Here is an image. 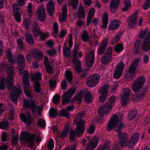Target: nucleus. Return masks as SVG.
Returning a JSON list of instances; mask_svg holds the SVG:
<instances>
[{"label": "nucleus", "instance_id": "obj_1", "mask_svg": "<svg viewBox=\"0 0 150 150\" xmlns=\"http://www.w3.org/2000/svg\"><path fill=\"white\" fill-rule=\"evenodd\" d=\"M1 66H4L5 71L7 74L6 80V86L8 88H11L13 83V78L15 76L14 67L11 64L2 63Z\"/></svg>", "mask_w": 150, "mask_h": 150}, {"label": "nucleus", "instance_id": "obj_2", "mask_svg": "<svg viewBox=\"0 0 150 150\" xmlns=\"http://www.w3.org/2000/svg\"><path fill=\"white\" fill-rule=\"evenodd\" d=\"M116 100L115 97L112 96L110 97L108 102L105 105L101 106L98 110V112L100 115L103 116L102 114H106L109 113L110 109L112 108Z\"/></svg>", "mask_w": 150, "mask_h": 150}, {"label": "nucleus", "instance_id": "obj_3", "mask_svg": "<svg viewBox=\"0 0 150 150\" xmlns=\"http://www.w3.org/2000/svg\"><path fill=\"white\" fill-rule=\"evenodd\" d=\"M24 106L27 108H31L33 113L35 115L36 114L37 109V113L40 115L41 114L42 107L40 106H38L37 108L35 103L33 100H25L24 101Z\"/></svg>", "mask_w": 150, "mask_h": 150}, {"label": "nucleus", "instance_id": "obj_4", "mask_svg": "<svg viewBox=\"0 0 150 150\" xmlns=\"http://www.w3.org/2000/svg\"><path fill=\"white\" fill-rule=\"evenodd\" d=\"M100 78V76L98 73L91 75L86 79L87 85L89 87H95L99 82Z\"/></svg>", "mask_w": 150, "mask_h": 150}, {"label": "nucleus", "instance_id": "obj_5", "mask_svg": "<svg viewBox=\"0 0 150 150\" xmlns=\"http://www.w3.org/2000/svg\"><path fill=\"white\" fill-rule=\"evenodd\" d=\"M24 76L23 78V88L26 96L28 98H32L33 95L31 91V87L30 86L29 78L28 75Z\"/></svg>", "mask_w": 150, "mask_h": 150}, {"label": "nucleus", "instance_id": "obj_6", "mask_svg": "<svg viewBox=\"0 0 150 150\" xmlns=\"http://www.w3.org/2000/svg\"><path fill=\"white\" fill-rule=\"evenodd\" d=\"M122 120L120 117H119L117 115H114L108 122L106 127L107 130L108 131H110L112 129L116 127Z\"/></svg>", "mask_w": 150, "mask_h": 150}, {"label": "nucleus", "instance_id": "obj_7", "mask_svg": "<svg viewBox=\"0 0 150 150\" xmlns=\"http://www.w3.org/2000/svg\"><path fill=\"white\" fill-rule=\"evenodd\" d=\"M112 47H108L101 58V62L103 64H107L110 62L112 57Z\"/></svg>", "mask_w": 150, "mask_h": 150}, {"label": "nucleus", "instance_id": "obj_8", "mask_svg": "<svg viewBox=\"0 0 150 150\" xmlns=\"http://www.w3.org/2000/svg\"><path fill=\"white\" fill-rule=\"evenodd\" d=\"M35 138V136L34 134L26 132L23 133L21 135V140L25 142H28L30 146L34 145Z\"/></svg>", "mask_w": 150, "mask_h": 150}, {"label": "nucleus", "instance_id": "obj_9", "mask_svg": "<svg viewBox=\"0 0 150 150\" xmlns=\"http://www.w3.org/2000/svg\"><path fill=\"white\" fill-rule=\"evenodd\" d=\"M76 123V127L75 129L76 134L78 135H82L85 129V122L83 119L80 120H74Z\"/></svg>", "mask_w": 150, "mask_h": 150}, {"label": "nucleus", "instance_id": "obj_10", "mask_svg": "<svg viewBox=\"0 0 150 150\" xmlns=\"http://www.w3.org/2000/svg\"><path fill=\"white\" fill-rule=\"evenodd\" d=\"M76 91V89L72 88L69 89L62 96V101L63 105H64L69 102L71 98Z\"/></svg>", "mask_w": 150, "mask_h": 150}, {"label": "nucleus", "instance_id": "obj_11", "mask_svg": "<svg viewBox=\"0 0 150 150\" xmlns=\"http://www.w3.org/2000/svg\"><path fill=\"white\" fill-rule=\"evenodd\" d=\"M145 79L143 76H140L137 78L133 84L132 88L135 92L138 91L143 86Z\"/></svg>", "mask_w": 150, "mask_h": 150}, {"label": "nucleus", "instance_id": "obj_12", "mask_svg": "<svg viewBox=\"0 0 150 150\" xmlns=\"http://www.w3.org/2000/svg\"><path fill=\"white\" fill-rule=\"evenodd\" d=\"M145 79L143 76H140L137 78L133 84L132 88L135 92L138 91L143 86Z\"/></svg>", "mask_w": 150, "mask_h": 150}, {"label": "nucleus", "instance_id": "obj_13", "mask_svg": "<svg viewBox=\"0 0 150 150\" xmlns=\"http://www.w3.org/2000/svg\"><path fill=\"white\" fill-rule=\"evenodd\" d=\"M12 9L14 13V18L17 22H21V13L22 12L19 6L16 3L12 5Z\"/></svg>", "mask_w": 150, "mask_h": 150}, {"label": "nucleus", "instance_id": "obj_14", "mask_svg": "<svg viewBox=\"0 0 150 150\" xmlns=\"http://www.w3.org/2000/svg\"><path fill=\"white\" fill-rule=\"evenodd\" d=\"M21 88L19 87L13 86L12 88V92L11 95V101L15 104L18 102V97L22 93Z\"/></svg>", "mask_w": 150, "mask_h": 150}, {"label": "nucleus", "instance_id": "obj_15", "mask_svg": "<svg viewBox=\"0 0 150 150\" xmlns=\"http://www.w3.org/2000/svg\"><path fill=\"white\" fill-rule=\"evenodd\" d=\"M117 136L119 139V143L121 146L124 147L125 145L129 144V137L126 133H118Z\"/></svg>", "mask_w": 150, "mask_h": 150}, {"label": "nucleus", "instance_id": "obj_16", "mask_svg": "<svg viewBox=\"0 0 150 150\" xmlns=\"http://www.w3.org/2000/svg\"><path fill=\"white\" fill-rule=\"evenodd\" d=\"M139 63V60L138 59L136 58L134 60L129 67L128 72H126L125 75V76L128 77L130 75V74H134L137 70Z\"/></svg>", "mask_w": 150, "mask_h": 150}, {"label": "nucleus", "instance_id": "obj_17", "mask_svg": "<svg viewBox=\"0 0 150 150\" xmlns=\"http://www.w3.org/2000/svg\"><path fill=\"white\" fill-rule=\"evenodd\" d=\"M125 65L122 61H121L116 67L113 74V77L115 79L119 78L122 75Z\"/></svg>", "mask_w": 150, "mask_h": 150}, {"label": "nucleus", "instance_id": "obj_18", "mask_svg": "<svg viewBox=\"0 0 150 150\" xmlns=\"http://www.w3.org/2000/svg\"><path fill=\"white\" fill-rule=\"evenodd\" d=\"M130 92V89L128 88L124 90L123 94L121 96V104L122 106H125L127 104Z\"/></svg>", "mask_w": 150, "mask_h": 150}, {"label": "nucleus", "instance_id": "obj_19", "mask_svg": "<svg viewBox=\"0 0 150 150\" xmlns=\"http://www.w3.org/2000/svg\"><path fill=\"white\" fill-rule=\"evenodd\" d=\"M94 50H92L87 55L85 59L86 64L88 67H91L94 61Z\"/></svg>", "mask_w": 150, "mask_h": 150}, {"label": "nucleus", "instance_id": "obj_20", "mask_svg": "<svg viewBox=\"0 0 150 150\" xmlns=\"http://www.w3.org/2000/svg\"><path fill=\"white\" fill-rule=\"evenodd\" d=\"M20 116L21 121L26 123L28 126L31 124L32 123V118L31 114L29 112H27L25 114L21 113Z\"/></svg>", "mask_w": 150, "mask_h": 150}, {"label": "nucleus", "instance_id": "obj_21", "mask_svg": "<svg viewBox=\"0 0 150 150\" xmlns=\"http://www.w3.org/2000/svg\"><path fill=\"white\" fill-rule=\"evenodd\" d=\"M138 17L137 13H135L129 17L128 20V25L129 28H133L135 27L136 24Z\"/></svg>", "mask_w": 150, "mask_h": 150}, {"label": "nucleus", "instance_id": "obj_22", "mask_svg": "<svg viewBox=\"0 0 150 150\" xmlns=\"http://www.w3.org/2000/svg\"><path fill=\"white\" fill-rule=\"evenodd\" d=\"M25 63V59L22 54H19L17 56V64L18 69L21 70L24 69Z\"/></svg>", "mask_w": 150, "mask_h": 150}, {"label": "nucleus", "instance_id": "obj_23", "mask_svg": "<svg viewBox=\"0 0 150 150\" xmlns=\"http://www.w3.org/2000/svg\"><path fill=\"white\" fill-rule=\"evenodd\" d=\"M54 9V1H49L46 5V9L50 16H51L53 15Z\"/></svg>", "mask_w": 150, "mask_h": 150}, {"label": "nucleus", "instance_id": "obj_24", "mask_svg": "<svg viewBox=\"0 0 150 150\" xmlns=\"http://www.w3.org/2000/svg\"><path fill=\"white\" fill-rule=\"evenodd\" d=\"M142 49L144 52H146L149 50H150V36L149 34L147 38L144 40Z\"/></svg>", "mask_w": 150, "mask_h": 150}, {"label": "nucleus", "instance_id": "obj_25", "mask_svg": "<svg viewBox=\"0 0 150 150\" xmlns=\"http://www.w3.org/2000/svg\"><path fill=\"white\" fill-rule=\"evenodd\" d=\"M108 85H106L103 87L99 98V100L101 102L103 103L105 100L108 95Z\"/></svg>", "mask_w": 150, "mask_h": 150}, {"label": "nucleus", "instance_id": "obj_26", "mask_svg": "<svg viewBox=\"0 0 150 150\" xmlns=\"http://www.w3.org/2000/svg\"><path fill=\"white\" fill-rule=\"evenodd\" d=\"M120 0H111L109 6L110 11L114 13L116 11L118 7Z\"/></svg>", "mask_w": 150, "mask_h": 150}, {"label": "nucleus", "instance_id": "obj_27", "mask_svg": "<svg viewBox=\"0 0 150 150\" xmlns=\"http://www.w3.org/2000/svg\"><path fill=\"white\" fill-rule=\"evenodd\" d=\"M108 43V40L105 38L103 41L100 45L98 48V54L101 55L105 51Z\"/></svg>", "mask_w": 150, "mask_h": 150}, {"label": "nucleus", "instance_id": "obj_28", "mask_svg": "<svg viewBox=\"0 0 150 150\" xmlns=\"http://www.w3.org/2000/svg\"><path fill=\"white\" fill-rule=\"evenodd\" d=\"M37 13L39 20L42 22L44 21L46 17L44 7H40L37 11Z\"/></svg>", "mask_w": 150, "mask_h": 150}, {"label": "nucleus", "instance_id": "obj_29", "mask_svg": "<svg viewBox=\"0 0 150 150\" xmlns=\"http://www.w3.org/2000/svg\"><path fill=\"white\" fill-rule=\"evenodd\" d=\"M121 22L119 20L115 19L111 21V23L109 26V28L111 30H116L118 28Z\"/></svg>", "mask_w": 150, "mask_h": 150}, {"label": "nucleus", "instance_id": "obj_30", "mask_svg": "<svg viewBox=\"0 0 150 150\" xmlns=\"http://www.w3.org/2000/svg\"><path fill=\"white\" fill-rule=\"evenodd\" d=\"M98 142L97 139L92 140H89L87 145L86 150H93L97 146Z\"/></svg>", "mask_w": 150, "mask_h": 150}, {"label": "nucleus", "instance_id": "obj_31", "mask_svg": "<svg viewBox=\"0 0 150 150\" xmlns=\"http://www.w3.org/2000/svg\"><path fill=\"white\" fill-rule=\"evenodd\" d=\"M139 134L138 133L136 132L132 135V136L130 140L129 141V144L130 145H128V147L129 148H131L133 145H130L131 144H135L137 142L138 140L139 139Z\"/></svg>", "mask_w": 150, "mask_h": 150}, {"label": "nucleus", "instance_id": "obj_32", "mask_svg": "<svg viewBox=\"0 0 150 150\" xmlns=\"http://www.w3.org/2000/svg\"><path fill=\"white\" fill-rule=\"evenodd\" d=\"M33 57L36 59L40 60L42 58V53L39 50L35 49L32 52Z\"/></svg>", "mask_w": 150, "mask_h": 150}, {"label": "nucleus", "instance_id": "obj_33", "mask_svg": "<svg viewBox=\"0 0 150 150\" xmlns=\"http://www.w3.org/2000/svg\"><path fill=\"white\" fill-rule=\"evenodd\" d=\"M42 74L39 72L35 73L32 74L30 76V80L31 82L35 81L34 83L36 82H40V81L42 79Z\"/></svg>", "mask_w": 150, "mask_h": 150}, {"label": "nucleus", "instance_id": "obj_34", "mask_svg": "<svg viewBox=\"0 0 150 150\" xmlns=\"http://www.w3.org/2000/svg\"><path fill=\"white\" fill-rule=\"evenodd\" d=\"M83 94V91H79L75 95L74 100L77 103H81L82 101Z\"/></svg>", "mask_w": 150, "mask_h": 150}, {"label": "nucleus", "instance_id": "obj_35", "mask_svg": "<svg viewBox=\"0 0 150 150\" xmlns=\"http://www.w3.org/2000/svg\"><path fill=\"white\" fill-rule=\"evenodd\" d=\"M147 90L146 87H144L139 91L135 96V98L137 100H140L144 97L146 92Z\"/></svg>", "mask_w": 150, "mask_h": 150}, {"label": "nucleus", "instance_id": "obj_36", "mask_svg": "<svg viewBox=\"0 0 150 150\" xmlns=\"http://www.w3.org/2000/svg\"><path fill=\"white\" fill-rule=\"evenodd\" d=\"M32 32L34 37H38L40 33L41 32L40 30L39 26L37 23L35 22V24L33 28Z\"/></svg>", "mask_w": 150, "mask_h": 150}, {"label": "nucleus", "instance_id": "obj_37", "mask_svg": "<svg viewBox=\"0 0 150 150\" xmlns=\"http://www.w3.org/2000/svg\"><path fill=\"white\" fill-rule=\"evenodd\" d=\"M25 41L28 44L33 45L34 43L32 35L30 33H27L25 35Z\"/></svg>", "mask_w": 150, "mask_h": 150}, {"label": "nucleus", "instance_id": "obj_38", "mask_svg": "<svg viewBox=\"0 0 150 150\" xmlns=\"http://www.w3.org/2000/svg\"><path fill=\"white\" fill-rule=\"evenodd\" d=\"M79 49L78 44L77 43L75 44L72 54L74 60L76 61V60H79V59L77 58V52L79 51Z\"/></svg>", "mask_w": 150, "mask_h": 150}, {"label": "nucleus", "instance_id": "obj_39", "mask_svg": "<svg viewBox=\"0 0 150 150\" xmlns=\"http://www.w3.org/2000/svg\"><path fill=\"white\" fill-rule=\"evenodd\" d=\"M84 95V100L86 103H88L92 101V96L90 91L86 92Z\"/></svg>", "mask_w": 150, "mask_h": 150}, {"label": "nucleus", "instance_id": "obj_40", "mask_svg": "<svg viewBox=\"0 0 150 150\" xmlns=\"http://www.w3.org/2000/svg\"><path fill=\"white\" fill-rule=\"evenodd\" d=\"M108 13L107 12H104L103 16L102 18V24H103L102 27L104 29L106 28L107 26L108 21Z\"/></svg>", "mask_w": 150, "mask_h": 150}, {"label": "nucleus", "instance_id": "obj_41", "mask_svg": "<svg viewBox=\"0 0 150 150\" xmlns=\"http://www.w3.org/2000/svg\"><path fill=\"white\" fill-rule=\"evenodd\" d=\"M7 55L8 60L11 64H14L16 62V60H13V56L11 51L8 49V51L6 52Z\"/></svg>", "mask_w": 150, "mask_h": 150}, {"label": "nucleus", "instance_id": "obj_42", "mask_svg": "<svg viewBox=\"0 0 150 150\" xmlns=\"http://www.w3.org/2000/svg\"><path fill=\"white\" fill-rule=\"evenodd\" d=\"M69 126L67 125L64 128V130L62 132L60 135L59 138L61 139L64 138L66 136L69 130Z\"/></svg>", "mask_w": 150, "mask_h": 150}, {"label": "nucleus", "instance_id": "obj_43", "mask_svg": "<svg viewBox=\"0 0 150 150\" xmlns=\"http://www.w3.org/2000/svg\"><path fill=\"white\" fill-rule=\"evenodd\" d=\"M0 128L7 130L9 129V122L7 120L0 122Z\"/></svg>", "mask_w": 150, "mask_h": 150}, {"label": "nucleus", "instance_id": "obj_44", "mask_svg": "<svg viewBox=\"0 0 150 150\" xmlns=\"http://www.w3.org/2000/svg\"><path fill=\"white\" fill-rule=\"evenodd\" d=\"M74 62L76 64V72L80 73L81 71V61L79 60H74Z\"/></svg>", "mask_w": 150, "mask_h": 150}, {"label": "nucleus", "instance_id": "obj_45", "mask_svg": "<svg viewBox=\"0 0 150 150\" xmlns=\"http://www.w3.org/2000/svg\"><path fill=\"white\" fill-rule=\"evenodd\" d=\"M141 41L139 40H138L135 42V48L134 51L135 53L137 54L140 53V47Z\"/></svg>", "mask_w": 150, "mask_h": 150}, {"label": "nucleus", "instance_id": "obj_46", "mask_svg": "<svg viewBox=\"0 0 150 150\" xmlns=\"http://www.w3.org/2000/svg\"><path fill=\"white\" fill-rule=\"evenodd\" d=\"M58 113L57 110L53 108H52L50 109L49 115L52 117H56Z\"/></svg>", "mask_w": 150, "mask_h": 150}, {"label": "nucleus", "instance_id": "obj_47", "mask_svg": "<svg viewBox=\"0 0 150 150\" xmlns=\"http://www.w3.org/2000/svg\"><path fill=\"white\" fill-rule=\"evenodd\" d=\"M70 113L68 112L66 109L61 110L60 112V117H63L67 118H69Z\"/></svg>", "mask_w": 150, "mask_h": 150}, {"label": "nucleus", "instance_id": "obj_48", "mask_svg": "<svg viewBox=\"0 0 150 150\" xmlns=\"http://www.w3.org/2000/svg\"><path fill=\"white\" fill-rule=\"evenodd\" d=\"M124 47L122 44L119 43L117 44L114 47V50L117 52H120L123 50Z\"/></svg>", "mask_w": 150, "mask_h": 150}, {"label": "nucleus", "instance_id": "obj_49", "mask_svg": "<svg viewBox=\"0 0 150 150\" xmlns=\"http://www.w3.org/2000/svg\"><path fill=\"white\" fill-rule=\"evenodd\" d=\"M69 134L70 138L71 141L72 142H73L74 141V140L75 139L76 136L78 137L81 136L78 135H77L76 133V131L75 130V131L74 130H71L70 133Z\"/></svg>", "mask_w": 150, "mask_h": 150}, {"label": "nucleus", "instance_id": "obj_50", "mask_svg": "<svg viewBox=\"0 0 150 150\" xmlns=\"http://www.w3.org/2000/svg\"><path fill=\"white\" fill-rule=\"evenodd\" d=\"M81 38L83 42H86L89 39L88 34L86 30H85L82 34L81 35Z\"/></svg>", "mask_w": 150, "mask_h": 150}, {"label": "nucleus", "instance_id": "obj_51", "mask_svg": "<svg viewBox=\"0 0 150 150\" xmlns=\"http://www.w3.org/2000/svg\"><path fill=\"white\" fill-rule=\"evenodd\" d=\"M34 89L35 91L37 93H39L41 91L40 82H36L34 83Z\"/></svg>", "mask_w": 150, "mask_h": 150}, {"label": "nucleus", "instance_id": "obj_52", "mask_svg": "<svg viewBox=\"0 0 150 150\" xmlns=\"http://www.w3.org/2000/svg\"><path fill=\"white\" fill-rule=\"evenodd\" d=\"M125 4L124 8H122L123 12L127 11L131 6V3L130 1L125 0Z\"/></svg>", "mask_w": 150, "mask_h": 150}, {"label": "nucleus", "instance_id": "obj_53", "mask_svg": "<svg viewBox=\"0 0 150 150\" xmlns=\"http://www.w3.org/2000/svg\"><path fill=\"white\" fill-rule=\"evenodd\" d=\"M71 49L68 48L66 46H64L63 48V52L64 55L69 56L70 53Z\"/></svg>", "mask_w": 150, "mask_h": 150}, {"label": "nucleus", "instance_id": "obj_54", "mask_svg": "<svg viewBox=\"0 0 150 150\" xmlns=\"http://www.w3.org/2000/svg\"><path fill=\"white\" fill-rule=\"evenodd\" d=\"M5 79L4 78H2L0 80V89L4 90L5 89Z\"/></svg>", "mask_w": 150, "mask_h": 150}, {"label": "nucleus", "instance_id": "obj_55", "mask_svg": "<svg viewBox=\"0 0 150 150\" xmlns=\"http://www.w3.org/2000/svg\"><path fill=\"white\" fill-rule=\"evenodd\" d=\"M66 75L68 81L71 82L73 79L72 73L69 71H67L66 72Z\"/></svg>", "mask_w": 150, "mask_h": 150}, {"label": "nucleus", "instance_id": "obj_56", "mask_svg": "<svg viewBox=\"0 0 150 150\" xmlns=\"http://www.w3.org/2000/svg\"><path fill=\"white\" fill-rule=\"evenodd\" d=\"M45 67L46 70L49 74H52L54 72L53 67L50 64H47L45 66Z\"/></svg>", "mask_w": 150, "mask_h": 150}, {"label": "nucleus", "instance_id": "obj_57", "mask_svg": "<svg viewBox=\"0 0 150 150\" xmlns=\"http://www.w3.org/2000/svg\"><path fill=\"white\" fill-rule=\"evenodd\" d=\"M47 148L50 150H53L54 147V142L52 139L48 142L47 145Z\"/></svg>", "mask_w": 150, "mask_h": 150}, {"label": "nucleus", "instance_id": "obj_58", "mask_svg": "<svg viewBox=\"0 0 150 150\" xmlns=\"http://www.w3.org/2000/svg\"><path fill=\"white\" fill-rule=\"evenodd\" d=\"M17 42L18 46L21 50H23L24 47V44L22 40L19 38L17 39Z\"/></svg>", "mask_w": 150, "mask_h": 150}, {"label": "nucleus", "instance_id": "obj_59", "mask_svg": "<svg viewBox=\"0 0 150 150\" xmlns=\"http://www.w3.org/2000/svg\"><path fill=\"white\" fill-rule=\"evenodd\" d=\"M120 35L119 34L116 35L115 37L112 38L111 41V43L112 44H114L117 42L120 39Z\"/></svg>", "mask_w": 150, "mask_h": 150}, {"label": "nucleus", "instance_id": "obj_60", "mask_svg": "<svg viewBox=\"0 0 150 150\" xmlns=\"http://www.w3.org/2000/svg\"><path fill=\"white\" fill-rule=\"evenodd\" d=\"M61 85L62 90L64 91L66 89L67 87V83L65 79H64L62 81L61 83Z\"/></svg>", "mask_w": 150, "mask_h": 150}, {"label": "nucleus", "instance_id": "obj_61", "mask_svg": "<svg viewBox=\"0 0 150 150\" xmlns=\"http://www.w3.org/2000/svg\"><path fill=\"white\" fill-rule=\"evenodd\" d=\"M137 114L136 110L130 111L129 113V116L130 119H133L136 117Z\"/></svg>", "mask_w": 150, "mask_h": 150}, {"label": "nucleus", "instance_id": "obj_62", "mask_svg": "<svg viewBox=\"0 0 150 150\" xmlns=\"http://www.w3.org/2000/svg\"><path fill=\"white\" fill-rule=\"evenodd\" d=\"M60 95L59 94L55 95L53 98V102L54 104L57 103L60 100Z\"/></svg>", "mask_w": 150, "mask_h": 150}, {"label": "nucleus", "instance_id": "obj_63", "mask_svg": "<svg viewBox=\"0 0 150 150\" xmlns=\"http://www.w3.org/2000/svg\"><path fill=\"white\" fill-rule=\"evenodd\" d=\"M79 0H72L71 4L74 9L76 10L78 4Z\"/></svg>", "mask_w": 150, "mask_h": 150}, {"label": "nucleus", "instance_id": "obj_64", "mask_svg": "<svg viewBox=\"0 0 150 150\" xmlns=\"http://www.w3.org/2000/svg\"><path fill=\"white\" fill-rule=\"evenodd\" d=\"M95 132L94 125L93 124L91 125L87 131V133L92 134Z\"/></svg>", "mask_w": 150, "mask_h": 150}]
</instances>
